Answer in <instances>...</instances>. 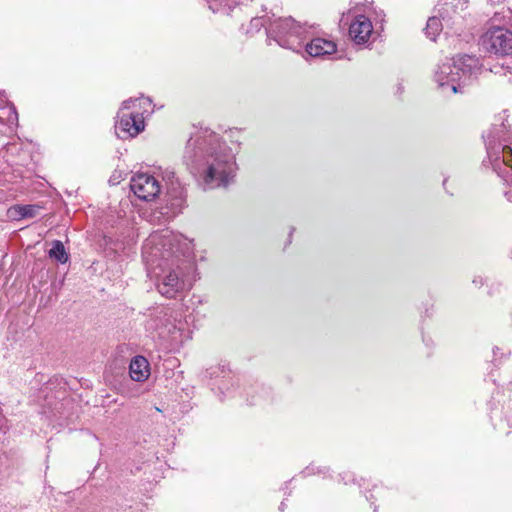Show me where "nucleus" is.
I'll use <instances>...</instances> for the list:
<instances>
[{"label":"nucleus","mask_w":512,"mask_h":512,"mask_svg":"<svg viewBox=\"0 0 512 512\" xmlns=\"http://www.w3.org/2000/svg\"><path fill=\"white\" fill-rule=\"evenodd\" d=\"M195 145L192 162L200 168L206 166L204 171V182L209 188L227 186L230 179L234 176L235 163L229 156H220L218 148H220L219 136L205 130L203 135L199 136L195 142L192 139L188 141L187 149Z\"/></svg>","instance_id":"obj_1"},{"label":"nucleus","mask_w":512,"mask_h":512,"mask_svg":"<svg viewBox=\"0 0 512 512\" xmlns=\"http://www.w3.org/2000/svg\"><path fill=\"white\" fill-rule=\"evenodd\" d=\"M261 26L266 30L268 38L273 39L281 47L297 50L302 46L304 29L292 18L261 17Z\"/></svg>","instance_id":"obj_3"},{"label":"nucleus","mask_w":512,"mask_h":512,"mask_svg":"<svg viewBox=\"0 0 512 512\" xmlns=\"http://www.w3.org/2000/svg\"><path fill=\"white\" fill-rule=\"evenodd\" d=\"M306 51L312 57H322L336 52V44L323 38H315L306 44Z\"/></svg>","instance_id":"obj_11"},{"label":"nucleus","mask_w":512,"mask_h":512,"mask_svg":"<svg viewBox=\"0 0 512 512\" xmlns=\"http://www.w3.org/2000/svg\"><path fill=\"white\" fill-rule=\"evenodd\" d=\"M135 102L136 100L132 99L125 100L118 113L119 120L117 121L115 128L118 137L122 139L135 137L144 130L145 124L142 114L139 112L126 114L124 112L125 110H129L131 105Z\"/></svg>","instance_id":"obj_6"},{"label":"nucleus","mask_w":512,"mask_h":512,"mask_svg":"<svg viewBox=\"0 0 512 512\" xmlns=\"http://www.w3.org/2000/svg\"><path fill=\"white\" fill-rule=\"evenodd\" d=\"M252 21H253V19H251V20H250V24H249V26H251V25H252ZM241 30H242V31H243V33H244V34H246V35H249V34H250L251 36L253 35V33H252V31H251L250 27L245 28V26H244V25H242V26H241Z\"/></svg>","instance_id":"obj_17"},{"label":"nucleus","mask_w":512,"mask_h":512,"mask_svg":"<svg viewBox=\"0 0 512 512\" xmlns=\"http://www.w3.org/2000/svg\"><path fill=\"white\" fill-rule=\"evenodd\" d=\"M52 244L53 246L49 250L50 258H53L62 264L66 263L68 261V254L65 251L63 243L59 240H55Z\"/></svg>","instance_id":"obj_14"},{"label":"nucleus","mask_w":512,"mask_h":512,"mask_svg":"<svg viewBox=\"0 0 512 512\" xmlns=\"http://www.w3.org/2000/svg\"><path fill=\"white\" fill-rule=\"evenodd\" d=\"M479 58L473 55H457L443 62L435 72V81L439 87H449L457 93L461 85H466L481 70Z\"/></svg>","instance_id":"obj_2"},{"label":"nucleus","mask_w":512,"mask_h":512,"mask_svg":"<svg viewBox=\"0 0 512 512\" xmlns=\"http://www.w3.org/2000/svg\"><path fill=\"white\" fill-rule=\"evenodd\" d=\"M467 4L468 0H444L437 4L436 10L442 21L449 26L453 17L464 11Z\"/></svg>","instance_id":"obj_9"},{"label":"nucleus","mask_w":512,"mask_h":512,"mask_svg":"<svg viewBox=\"0 0 512 512\" xmlns=\"http://www.w3.org/2000/svg\"><path fill=\"white\" fill-rule=\"evenodd\" d=\"M441 18L437 15L432 16L428 19L426 28H425V34L428 38L431 40H435L436 37L440 34V32L443 29V24L441 22Z\"/></svg>","instance_id":"obj_13"},{"label":"nucleus","mask_w":512,"mask_h":512,"mask_svg":"<svg viewBox=\"0 0 512 512\" xmlns=\"http://www.w3.org/2000/svg\"><path fill=\"white\" fill-rule=\"evenodd\" d=\"M129 374L136 382L145 381L150 375L149 363L143 356H135L129 366Z\"/></svg>","instance_id":"obj_12"},{"label":"nucleus","mask_w":512,"mask_h":512,"mask_svg":"<svg viewBox=\"0 0 512 512\" xmlns=\"http://www.w3.org/2000/svg\"><path fill=\"white\" fill-rule=\"evenodd\" d=\"M487 153L491 165L497 174L511 186L505 192L507 199L512 201V147L503 143L487 142Z\"/></svg>","instance_id":"obj_4"},{"label":"nucleus","mask_w":512,"mask_h":512,"mask_svg":"<svg viewBox=\"0 0 512 512\" xmlns=\"http://www.w3.org/2000/svg\"><path fill=\"white\" fill-rule=\"evenodd\" d=\"M157 288L161 295L167 298H175L184 289V281L180 279L176 271H170L158 283Z\"/></svg>","instance_id":"obj_10"},{"label":"nucleus","mask_w":512,"mask_h":512,"mask_svg":"<svg viewBox=\"0 0 512 512\" xmlns=\"http://www.w3.org/2000/svg\"><path fill=\"white\" fill-rule=\"evenodd\" d=\"M373 32L371 21L364 15H359L350 24L349 35L357 44L366 43Z\"/></svg>","instance_id":"obj_8"},{"label":"nucleus","mask_w":512,"mask_h":512,"mask_svg":"<svg viewBox=\"0 0 512 512\" xmlns=\"http://www.w3.org/2000/svg\"><path fill=\"white\" fill-rule=\"evenodd\" d=\"M224 0H208L209 8L215 13L222 11Z\"/></svg>","instance_id":"obj_16"},{"label":"nucleus","mask_w":512,"mask_h":512,"mask_svg":"<svg viewBox=\"0 0 512 512\" xmlns=\"http://www.w3.org/2000/svg\"><path fill=\"white\" fill-rule=\"evenodd\" d=\"M481 49L495 55L512 54V31L503 27L489 28L479 40Z\"/></svg>","instance_id":"obj_5"},{"label":"nucleus","mask_w":512,"mask_h":512,"mask_svg":"<svg viewBox=\"0 0 512 512\" xmlns=\"http://www.w3.org/2000/svg\"><path fill=\"white\" fill-rule=\"evenodd\" d=\"M13 209L20 218H33L38 215L41 207L39 205H18Z\"/></svg>","instance_id":"obj_15"},{"label":"nucleus","mask_w":512,"mask_h":512,"mask_svg":"<svg viewBox=\"0 0 512 512\" xmlns=\"http://www.w3.org/2000/svg\"><path fill=\"white\" fill-rule=\"evenodd\" d=\"M130 188L140 200L148 202L159 195L161 186L154 176L140 173L131 178Z\"/></svg>","instance_id":"obj_7"}]
</instances>
